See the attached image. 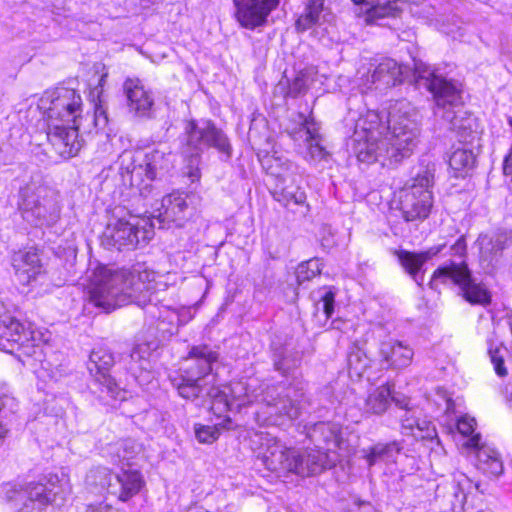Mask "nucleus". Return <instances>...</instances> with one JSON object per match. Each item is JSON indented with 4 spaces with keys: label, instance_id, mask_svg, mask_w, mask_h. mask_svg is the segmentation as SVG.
<instances>
[{
    "label": "nucleus",
    "instance_id": "18",
    "mask_svg": "<svg viewBox=\"0 0 512 512\" xmlns=\"http://www.w3.org/2000/svg\"><path fill=\"white\" fill-rule=\"evenodd\" d=\"M295 461L292 473L301 477H309L335 466L338 454L337 452L326 453L320 449L305 450L302 453L296 451Z\"/></svg>",
    "mask_w": 512,
    "mask_h": 512
},
{
    "label": "nucleus",
    "instance_id": "6",
    "mask_svg": "<svg viewBox=\"0 0 512 512\" xmlns=\"http://www.w3.org/2000/svg\"><path fill=\"white\" fill-rule=\"evenodd\" d=\"M67 494L63 480L51 473L37 482L4 487V497L14 512H46L49 505H61Z\"/></svg>",
    "mask_w": 512,
    "mask_h": 512
},
{
    "label": "nucleus",
    "instance_id": "3",
    "mask_svg": "<svg viewBox=\"0 0 512 512\" xmlns=\"http://www.w3.org/2000/svg\"><path fill=\"white\" fill-rule=\"evenodd\" d=\"M235 408L256 403L255 421L262 426H285L296 420L301 413L302 396L292 387L270 385L257 378L231 383L228 388Z\"/></svg>",
    "mask_w": 512,
    "mask_h": 512
},
{
    "label": "nucleus",
    "instance_id": "9",
    "mask_svg": "<svg viewBox=\"0 0 512 512\" xmlns=\"http://www.w3.org/2000/svg\"><path fill=\"white\" fill-rule=\"evenodd\" d=\"M18 207L22 218L36 227L52 226L60 218L56 196L44 186L22 188Z\"/></svg>",
    "mask_w": 512,
    "mask_h": 512
},
{
    "label": "nucleus",
    "instance_id": "20",
    "mask_svg": "<svg viewBox=\"0 0 512 512\" xmlns=\"http://www.w3.org/2000/svg\"><path fill=\"white\" fill-rule=\"evenodd\" d=\"M401 68L398 63L390 58L383 59L375 68L361 77L360 88L362 92H367L373 87L387 88L395 86L401 82Z\"/></svg>",
    "mask_w": 512,
    "mask_h": 512
},
{
    "label": "nucleus",
    "instance_id": "27",
    "mask_svg": "<svg viewBox=\"0 0 512 512\" xmlns=\"http://www.w3.org/2000/svg\"><path fill=\"white\" fill-rule=\"evenodd\" d=\"M441 250V246L432 247L419 253L410 252L407 250H396L395 255L397 256L402 268L419 286H421L424 280V277L421 274L423 265L431 258L436 256Z\"/></svg>",
    "mask_w": 512,
    "mask_h": 512
},
{
    "label": "nucleus",
    "instance_id": "13",
    "mask_svg": "<svg viewBox=\"0 0 512 512\" xmlns=\"http://www.w3.org/2000/svg\"><path fill=\"white\" fill-rule=\"evenodd\" d=\"M267 173L275 177L276 184L271 191L273 198L283 206L290 203L303 204L306 200L305 192L293 184V174L296 166L290 161H283L279 157H267L265 160Z\"/></svg>",
    "mask_w": 512,
    "mask_h": 512
},
{
    "label": "nucleus",
    "instance_id": "31",
    "mask_svg": "<svg viewBox=\"0 0 512 512\" xmlns=\"http://www.w3.org/2000/svg\"><path fill=\"white\" fill-rule=\"evenodd\" d=\"M203 391L199 393L202 403L209 404L213 413L219 417L224 416L230 410L235 408L234 402L230 397V393L216 386V382L203 384Z\"/></svg>",
    "mask_w": 512,
    "mask_h": 512
},
{
    "label": "nucleus",
    "instance_id": "47",
    "mask_svg": "<svg viewBox=\"0 0 512 512\" xmlns=\"http://www.w3.org/2000/svg\"><path fill=\"white\" fill-rule=\"evenodd\" d=\"M475 424L474 418L463 416L457 421V430L464 436H470L474 432Z\"/></svg>",
    "mask_w": 512,
    "mask_h": 512
},
{
    "label": "nucleus",
    "instance_id": "42",
    "mask_svg": "<svg viewBox=\"0 0 512 512\" xmlns=\"http://www.w3.org/2000/svg\"><path fill=\"white\" fill-rule=\"evenodd\" d=\"M114 475L111 471L106 467H95L92 468L87 476L86 482L88 485L93 486L95 488L99 487L101 489H105L110 494V489L112 488L114 482Z\"/></svg>",
    "mask_w": 512,
    "mask_h": 512
},
{
    "label": "nucleus",
    "instance_id": "16",
    "mask_svg": "<svg viewBox=\"0 0 512 512\" xmlns=\"http://www.w3.org/2000/svg\"><path fill=\"white\" fill-rule=\"evenodd\" d=\"M114 363L111 351L107 348L99 347L93 349L90 353L87 368L94 381L102 387L101 391L116 399L121 389L109 373Z\"/></svg>",
    "mask_w": 512,
    "mask_h": 512
},
{
    "label": "nucleus",
    "instance_id": "45",
    "mask_svg": "<svg viewBox=\"0 0 512 512\" xmlns=\"http://www.w3.org/2000/svg\"><path fill=\"white\" fill-rule=\"evenodd\" d=\"M487 343L488 354L490 356V360L494 366L496 374L500 377L506 376L507 368L504 365V355L501 353V348L498 346H494L492 339H488Z\"/></svg>",
    "mask_w": 512,
    "mask_h": 512
},
{
    "label": "nucleus",
    "instance_id": "50",
    "mask_svg": "<svg viewBox=\"0 0 512 512\" xmlns=\"http://www.w3.org/2000/svg\"><path fill=\"white\" fill-rule=\"evenodd\" d=\"M85 512H116L113 507L109 504L98 503L88 505Z\"/></svg>",
    "mask_w": 512,
    "mask_h": 512
},
{
    "label": "nucleus",
    "instance_id": "56",
    "mask_svg": "<svg viewBox=\"0 0 512 512\" xmlns=\"http://www.w3.org/2000/svg\"><path fill=\"white\" fill-rule=\"evenodd\" d=\"M508 124H509V126L512 128V117H509V118H508Z\"/></svg>",
    "mask_w": 512,
    "mask_h": 512
},
{
    "label": "nucleus",
    "instance_id": "44",
    "mask_svg": "<svg viewBox=\"0 0 512 512\" xmlns=\"http://www.w3.org/2000/svg\"><path fill=\"white\" fill-rule=\"evenodd\" d=\"M90 123L96 129H103L108 124L107 112L100 99L94 106V114L92 116L86 115L83 117V124L86 127L85 132H90Z\"/></svg>",
    "mask_w": 512,
    "mask_h": 512
},
{
    "label": "nucleus",
    "instance_id": "29",
    "mask_svg": "<svg viewBox=\"0 0 512 512\" xmlns=\"http://www.w3.org/2000/svg\"><path fill=\"white\" fill-rule=\"evenodd\" d=\"M114 484L110 494L121 501H127L142 488L144 481L138 470L128 469L114 475Z\"/></svg>",
    "mask_w": 512,
    "mask_h": 512
},
{
    "label": "nucleus",
    "instance_id": "17",
    "mask_svg": "<svg viewBox=\"0 0 512 512\" xmlns=\"http://www.w3.org/2000/svg\"><path fill=\"white\" fill-rule=\"evenodd\" d=\"M235 18L241 27L255 30L267 23L269 14L279 5V0H233Z\"/></svg>",
    "mask_w": 512,
    "mask_h": 512
},
{
    "label": "nucleus",
    "instance_id": "19",
    "mask_svg": "<svg viewBox=\"0 0 512 512\" xmlns=\"http://www.w3.org/2000/svg\"><path fill=\"white\" fill-rule=\"evenodd\" d=\"M188 195L180 192H173L162 198L158 215L154 219L158 222L159 228L169 227L175 223L181 227L188 216L189 202Z\"/></svg>",
    "mask_w": 512,
    "mask_h": 512
},
{
    "label": "nucleus",
    "instance_id": "33",
    "mask_svg": "<svg viewBox=\"0 0 512 512\" xmlns=\"http://www.w3.org/2000/svg\"><path fill=\"white\" fill-rule=\"evenodd\" d=\"M452 499H451V511L452 512H462L464 510V504L466 502V498L468 493L471 492L473 488L478 489L479 484L473 483V481L466 476L464 473H456L454 474L453 484H452Z\"/></svg>",
    "mask_w": 512,
    "mask_h": 512
},
{
    "label": "nucleus",
    "instance_id": "52",
    "mask_svg": "<svg viewBox=\"0 0 512 512\" xmlns=\"http://www.w3.org/2000/svg\"><path fill=\"white\" fill-rule=\"evenodd\" d=\"M348 512H378L373 505L368 502L355 504Z\"/></svg>",
    "mask_w": 512,
    "mask_h": 512
},
{
    "label": "nucleus",
    "instance_id": "1",
    "mask_svg": "<svg viewBox=\"0 0 512 512\" xmlns=\"http://www.w3.org/2000/svg\"><path fill=\"white\" fill-rule=\"evenodd\" d=\"M155 287L153 271L98 266L89 276V302L107 313L132 303L146 307L147 312L157 318V330L162 336H171L178 331V315L166 308L156 315Z\"/></svg>",
    "mask_w": 512,
    "mask_h": 512
},
{
    "label": "nucleus",
    "instance_id": "12",
    "mask_svg": "<svg viewBox=\"0 0 512 512\" xmlns=\"http://www.w3.org/2000/svg\"><path fill=\"white\" fill-rule=\"evenodd\" d=\"M438 283H452L458 285L463 297L471 304L487 305L491 297L489 292L480 284L474 282L467 264L450 262L437 268L430 281L431 288H436Z\"/></svg>",
    "mask_w": 512,
    "mask_h": 512
},
{
    "label": "nucleus",
    "instance_id": "37",
    "mask_svg": "<svg viewBox=\"0 0 512 512\" xmlns=\"http://www.w3.org/2000/svg\"><path fill=\"white\" fill-rule=\"evenodd\" d=\"M324 11V0H308L305 11L296 21V28L305 31L320 23Z\"/></svg>",
    "mask_w": 512,
    "mask_h": 512
},
{
    "label": "nucleus",
    "instance_id": "49",
    "mask_svg": "<svg viewBox=\"0 0 512 512\" xmlns=\"http://www.w3.org/2000/svg\"><path fill=\"white\" fill-rule=\"evenodd\" d=\"M294 366L295 363H290V360L286 356L274 358V368L282 374H287Z\"/></svg>",
    "mask_w": 512,
    "mask_h": 512
},
{
    "label": "nucleus",
    "instance_id": "2",
    "mask_svg": "<svg viewBox=\"0 0 512 512\" xmlns=\"http://www.w3.org/2000/svg\"><path fill=\"white\" fill-rule=\"evenodd\" d=\"M418 135L417 113L402 101L390 109L387 133L383 138L372 128L356 129L352 139L353 151L360 162H379L382 166H391L411 155Z\"/></svg>",
    "mask_w": 512,
    "mask_h": 512
},
{
    "label": "nucleus",
    "instance_id": "41",
    "mask_svg": "<svg viewBox=\"0 0 512 512\" xmlns=\"http://www.w3.org/2000/svg\"><path fill=\"white\" fill-rule=\"evenodd\" d=\"M313 75L314 73L310 69L298 72L291 82L287 81L288 89L286 96L296 98L305 94L313 83Z\"/></svg>",
    "mask_w": 512,
    "mask_h": 512
},
{
    "label": "nucleus",
    "instance_id": "46",
    "mask_svg": "<svg viewBox=\"0 0 512 512\" xmlns=\"http://www.w3.org/2000/svg\"><path fill=\"white\" fill-rule=\"evenodd\" d=\"M195 436L199 442L210 444L218 439L219 429L216 426L196 425Z\"/></svg>",
    "mask_w": 512,
    "mask_h": 512
},
{
    "label": "nucleus",
    "instance_id": "30",
    "mask_svg": "<svg viewBox=\"0 0 512 512\" xmlns=\"http://www.w3.org/2000/svg\"><path fill=\"white\" fill-rule=\"evenodd\" d=\"M12 265L23 284L30 283L41 271L40 258L35 249L15 253L12 258Z\"/></svg>",
    "mask_w": 512,
    "mask_h": 512
},
{
    "label": "nucleus",
    "instance_id": "54",
    "mask_svg": "<svg viewBox=\"0 0 512 512\" xmlns=\"http://www.w3.org/2000/svg\"><path fill=\"white\" fill-rule=\"evenodd\" d=\"M186 512H209V511H207L204 508L199 507V506H192V507H189Z\"/></svg>",
    "mask_w": 512,
    "mask_h": 512
},
{
    "label": "nucleus",
    "instance_id": "10",
    "mask_svg": "<svg viewBox=\"0 0 512 512\" xmlns=\"http://www.w3.org/2000/svg\"><path fill=\"white\" fill-rule=\"evenodd\" d=\"M434 175L429 169L418 173L401 192L400 210L405 221L425 220L433 206Z\"/></svg>",
    "mask_w": 512,
    "mask_h": 512
},
{
    "label": "nucleus",
    "instance_id": "43",
    "mask_svg": "<svg viewBox=\"0 0 512 512\" xmlns=\"http://www.w3.org/2000/svg\"><path fill=\"white\" fill-rule=\"evenodd\" d=\"M322 263L318 258L302 262L296 269V279L299 285L310 281L321 273Z\"/></svg>",
    "mask_w": 512,
    "mask_h": 512
},
{
    "label": "nucleus",
    "instance_id": "11",
    "mask_svg": "<svg viewBox=\"0 0 512 512\" xmlns=\"http://www.w3.org/2000/svg\"><path fill=\"white\" fill-rule=\"evenodd\" d=\"M155 223L148 220L117 219L109 223L102 235V245L107 249L121 250L123 247L135 248L141 243H147L154 235Z\"/></svg>",
    "mask_w": 512,
    "mask_h": 512
},
{
    "label": "nucleus",
    "instance_id": "24",
    "mask_svg": "<svg viewBox=\"0 0 512 512\" xmlns=\"http://www.w3.org/2000/svg\"><path fill=\"white\" fill-rule=\"evenodd\" d=\"M465 445L476 450L477 466L483 473L495 477L502 474L504 468L499 453L494 448L481 445L479 434L471 436Z\"/></svg>",
    "mask_w": 512,
    "mask_h": 512
},
{
    "label": "nucleus",
    "instance_id": "36",
    "mask_svg": "<svg viewBox=\"0 0 512 512\" xmlns=\"http://www.w3.org/2000/svg\"><path fill=\"white\" fill-rule=\"evenodd\" d=\"M391 400H393L396 405H401V400L392 396L391 387L388 384L381 385L369 394L366 399L367 411L374 414H382L389 407Z\"/></svg>",
    "mask_w": 512,
    "mask_h": 512
},
{
    "label": "nucleus",
    "instance_id": "5",
    "mask_svg": "<svg viewBox=\"0 0 512 512\" xmlns=\"http://www.w3.org/2000/svg\"><path fill=\"white\" fill-rule=\"evenodd\" d=\"M414 80L418 88L432 93L436 103L435 115L448 123V129L456 133L459 141L466 142L477 132V120L460 105V90L454 83L435 74L421 62L415 63Z\"/></svg>",
    "mask_w": 512,
    "mask_h": 512
},
{
    "label": "nucleus",
    "instance_id": "4",
    "mask_svg": "<svg viewBox=\"0 0 512 512\" xmlns=\"http://www.w3.org/2000/svg\"><path fill=\"white\" fill-rule=\"evenodd\" d=\"M81 106V96L67 87L47 90L39 99L38 108L47 118V138L62 157H73L82 147L78 133L86 127Z\"/></svg>",
    "mask_w": 512,
    "mask_h": 512
},
{
    "label": "nucleus",
    "instance_id": "28",
    "mask_svg": "<svg viewBox=\"0 0 512 512\" xmlns=\"http://www.w3.org/2000/svg\"><path fill=\"white\" fill-rule=\"evenodd\" d=\"M357 15H366L367 22L398 16L400 9L395 0H351Z\"/></svg>",
    "mask_w": 512,
    "mask_h": 512
},
{
    "label": "nucleus",
    "instance_id": "32",
    "mask_svg": "<svg viewBox=\"0 0 512 512\" xmlns=\"http://www.w3.org/2000/svg\"><path fill=\"white\" fill-rule=\"evenodd\" d=\"M292 137L296 139H304L308 145V156L313 162H319L326 160L329 156L326 148L321 144V137L315 131L310 129L307 125H302L297 131L292 134Z\"/></svg>",
    "mask_w": 512,
    "mask_h": 512
},
{
    "label": "nucleus",
    "instance_id": "39",
    "mask_svg": "<svg viewBox=\"0 0 512 512\" xmlns=\"http://www.w3.org/2000/svg\"><path fill=\"white\" fill-rule=\"evenodd\" d=\"M401 450L399 443L393 441L390 443H377L367 451L365 459L369 466H373L381 461L392 459Z\"/></svg>",
    "mask_w": 512,
    "mask_h": 512
},
{
    "label": "nucleus",
    "instance_id": "8",
    "mask_svg": "<svg viewBox=\"0 0 512 512\" xmlns=\"http://www.w3.org/2000/svg\"><path fill=\"white\" fill-rule=\"evenodd\" d=\"M172 167V154L158 148L124 151L120 155L119 172L123 182L137 187L141 194L149 188L150 182L163 177Z\"/></svg>",
    "mask_w": 512,
    "mask_h": 512
},
{
    "label": "nucleus",
    "instance_id": "51",
    "mask_svg": "<svg viewBox=\"0 0 512 512\" xmlns=\"http://www.w3.org/2000/svg\"><path fill=\"white\" fill-rule=\"evenodd\" d=\"M466 248L467 246L464 237H460L451 247V250L454 255L463 256L466 253Z\"/></svg>",
    "mask_w": 512,
    "mask_h": 512
},
{
    "label": "nucleus",
    "instance_id": "14",
    "mask_svg": "<svg viewBox=\"0 0 512 512\" xmlns=\"http://www.w3.org/2000/svg\"><path fill=\"white\" fill-rule=\"evenodd\" d=\"M184 141V153L190 156L197 155L204 146L214 147L227 157L231 156L232 148L227 136L211 121H204L201 125L188 121L185 125Z\"/></svg>",
    "mask_w": 512,
    "mask_h": 512
},
{
    "label": "nucleus",
    "instance_id": "48",
    "mask_svg": "<svg viewBox=\"0 0 512 512\" xmlns=\"http://www.w3.org/2000/svg\"><path fill=\"white\" fill-rule=\"evenodd\" d=\"M334 300L335 295L332 291L325 292V294L321 297L323 311L327 318H330L334 312Z\"/></svg>",
    "mask_w": 512,
    "mask_h": 512
},
{
    "label": "nucleus",
    "instance_id": "26",
    "mask_svg": "<svg viewBox=\"0 0 512 512\" xmlns=\"http://www.w3.org/2000/svg\"><path fill=\"white\" fill-rule=\"evenodd\" d=\"M379 356L388 367L401 369L411 364L414 350L402 341L389 339L380 343Z\"/></svg>",
    "mask_w": 512,
    "mask_h": 512
},
{
    "label": "nucleus",
    "instance_id": "38",
    "mask_svg": "<svg viewBox=\"0 0 512 512\" xmlns=\"http://www.w3.org/2000/svg\"><path fill=\"white\" fill-rule=\"evenodd\" d=\"M151 348L147 343L135 345L129 354L128 370L136 377L138 372L148 371Z\"/></svg>",
    "mask_w": 512,
    "mask_h": 512
},
{
    "label": "nucleus",
    "instance_id": "40",
    "mask_svg": "<svg viewBox=\"0 0 512 512\" xmlns=\"http://www.w3.org/2000/svg\"><path fill=\"white\" fill-rule=\"evenodd\" d=\"M347 362L350 372L358 377H361L371 365V359L366 351L357 343H353L350 347Z\"/></svg>",
    "mask_w": 512,
    "mask_h": 512
},
{
    "label": "nucleus",
    "instance_id": "35",
    "mask_svg": "<svg viewBox=\"0 0 512 512\" xmlns=\"http://www.w3.org/2000/svg\"><path fill=\"white\" fill-rule=\"evenodd\" d=\"M10 313L11 310L9 309V312L0 319L3 328L5 329L3 334L7 337L8 341L24 345L32 338V331Z\"/></svg>",
    "mask_w": 512,
    "mask_h": 512
},
{
    "label": "nucleus",
    "instance_id": "55",
    "mask_svg": "<svg viewBox=\"0 0 512 512\" xmlns=\"http://www.w3.org/2000/svg\"><path fill=\"white\" fill-rule=\"evenodd\" d=\"M107 76H108V75H107V73H105V74H103V75L101 76L100 81H99V85H101V86H102V85L104 84L105 79L107 78Z\"/></svg>",
    "mask_w": 512,
    "mask_h": 512
},
{
    "label": "nucleus",
    "instance_id": "15",
    "mask_svg": "<svg viewBox=\"0 0 512 512\" xmlns=\"http://www.w3.org/2000/svg\"><path fill=\"white\" fill-rule=\"evenodd\" d=\"M295 449L287 448L275 437L266 435L257 459L266 469L278 473H292L295 468Z\"/></svg>",
    "mask_w": 512,
    "mask_h": 512
},
{
    "label": "nucleus",
    "instance_id": "7",
    "mask_svg": "<svg viewBox=\"0 0 512 512\" xmlns=\"http://www.w3.org/2000/svg\"><path fill=\"white\" fill-rule=\"evenodd\" d=\"M218 360L219 352L215 348L207 344L192 346L185 358L186 366L179 375L171 378L179 396L191 401L199 398L203 384L216 382L213 370Z\"/></svg>",
    "mask_w": 512,
    "mask_h": 512
},
{
    "label": "nucleus",
    "instance_id": "23",
    "mask_svg": "<svg viewBox=\"0 0 512 512\" xmlns=\"http://www.w3.org/2000/svg\"><path fill=\"white\" fill-rule=\"evenodd\" d=\"M307 437L315 446L326 452H336L342 449L344 441L341 433V426L333 422H318L308 428Z\"/></svg>",
    "mask_w": 512,
    "mask_h": 512
},
{
    "label": "nucleus",
    "instance_id": "34",
    "mask_svg": "<svg viewBox=\"0 0 512 512\" xmlns=\"http://www.w3.org/2000/svg\"><path fill=\"white\" fill-rule=\"evenodd\" d=\"M448 163L454 177H465L475 167L476 156L471 149L459 146L450 154Z\"/></svg>",
    "mask_w": 512,
    "mask_h": 512
},
{
    "label": "nucleus",
    "instance_id": "22",
    "mask_svg": "<svg viewBox=\"0 0 512 512\" xmlns=\"http://www.w3.org/2000/svg\"><path fill=\"white\" fill-rule=\"evenodd\" d=\"M127 97L129 112L135 117L150 118L154 99L150 91L146 90L139 79H127L123 85Z\"/></svg>",
    "mask_w": 512,
    "mask_h": 512
},
{
    "label": "nucleus",
    "instance_id": "25",
    "mask_svg": "<svg viewBox=\"0 0 512 512\" xmlns=\"http://www.w3.org/2000/svg\"><path fill=\"white\" fill-rule=\"evenodd\" d=\"M476 244L479 247V259L484 268H492L502 257L503 251L509 245V237L505 233H498L494 236L481 234Z\"/></svg>",
    "mask_w": 512,
    "mask_h": 512
},
{
    "label": "nucleus",
    "instance_id": "53",
    "mask_svg": "<svg viewBox=\"0 0 512 512\" xmlns=\"http://www.w3.org/2000/svg\"><path fill=\"white\" fill-rule=\"evenodd\" d=\"M9 312V307L5 304L3 299L0 297V319Z\"/></svg>",
    "mask_w": 512,
    "mask_h": 512
},
{
    "label": "nucleus",
    "instance_id": "21",
    "mask_svg": "<svg viewBox=\"0 0 512 512\" xmlns=\"http://www.w3.org/2000/svg\"><path fill=\"white\" fill-rule=\"evenodd\" d=\"M401 408H404V414L401 416L402 433L411 435L416 440H434L439 442L435 426L426 419H421V411L417 408L408 407L405 400L401 401Z\"/></svg>",
    "mask_w": 512,
    "mask_h": 512
}]
</instances>
